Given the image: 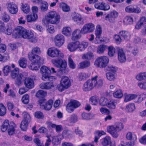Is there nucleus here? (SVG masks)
Listing matches in <instances>:
<instances>
[{
  "label": "nucleus",
  "instance_id": "1",
  "mask_svg": "<svg viewBox=\"0 0 146 146\" xmlns=\"http://www.w3.org/2000/svg\"><path fill=\"white\" fill-rule=\"evenodd\" d=\"M13 32V38H17L22 37L24 39L30 40L32 42H36L33 33L31 31L27 30L21 26L17 27Z\"/></svg>",
  "mask_w": 146,
  "mask_h": 146
},
{
  "label": "nucleus",
  "instance_id": "2",
  "mask_svg": "<svg viewBox=\"0 0 146 146\" xmlns=\"http://www.w3.org/2000/svg\"><path fill=\"white\" fill-rule=\"evenodd\" d=\"M88 42L86 41H82L81 43L79 41L72 42L68 44V48L71 52H73L79 49L80 51H84L88 47Z\"/></svg>",
  "mask_w": 146,
  "mask_h": 146
},
{
  "label": "nucleus",
  "instance_id": "3",
  "mask_svg": "<svg viewBox=\"0 0 146 146\" xmlns=\"http://www.w3.org/2000/svg\"><path fill=\"white\" fill-rule=\"evenodd\" d=\"M124 126L121 122L115 123L114 125L107 127V131L114 138H117L119 136L118 132L123 128Z\"/></svg>",
  "mask_w": 146,
  "mask_h": 146
},
{
  "label": "nucleus",
  "instance_id": "4",
  "mask_svg": "<svg viewBox=\"0 0 146 146\" xmlns=\"http://www.w3.org/2000/svg\"><path fill=\"white\" fill-rule=\"evenodd\" d=\"M40 72L42 74L41 79L43 81L52 82L56 80V77L50 76L51 72L50 69L45 66L40 68Z\"/></svg>",
  "mask_w": 146,
  "mask_h": 146
},
{
  "label": "nucleus",
  "instance_id": "5",
  "mask_svg": "<svg viewBox=\"0 0 146 146\" xmlns=\"http://www.w3.org/2000/svg\"><path fill=\"white\" fill-rule=\"evenodd\" d=\"M60 19L59 14L54 11L48 12L45 17V19L47 22L55 25H57L59 23Z\"/></svg>",
  "mask_w": 146,
  "mask_h": 146
},
{
  "label": "nucleus",
  "instance_id": "6",
  "mask_svg": "<svg viewBox=\"0 0 146 146\" xmlns=\"http://www.w3.org/2000/svg\"><path fill=\"white\" fill-rule=\"evenodd\" d=\"M15 124L13 122L9 123L7 120H5L1 127V129L3 132L5 131L7 129L8 134L10 135H13L14 132Z\"/></svg>",
  "mask_w": 146,
  "mask_h": 146
},
{
  "label": "nucleus",
  "instance_id": "7",
  "mask_svg": "<svg viewBox=\"0 0 146 146\" xmlns=\"http://www.w3.org/2000/svg\"><path fill=\"white\" fill-rule=\"evenodd\" d=\"M109 62V59L106 56H102L98 58L94 62V65L98 67L102 68L106 66Z\"/></svg>",
  "mask_w": 146,
  "mask_h": 146
},
{
  "label": "nucleus",
  "instance_id": "8",
  "mask_svg": "<svg viewBox=\"0 0 146 146\" xmlns=\"http://www.w3.org/2000/svg\"><path fill=\"white\" fill-rule=\"evenodd\" d=\"M41 53L40 50V48L36 46L34 47L32 50L31 52H29L28 54V57L30 60H32L36 58L38 60L40 59H43L41 58L40 57L36 54H39Z\"/></svg>",
  "mask_w": 146,
  "mask_h": 146
},
{
  "label": "nucleus",
  "instance_id": "9",
  "mask_svg": "<svg viewBox=\"0 0 146 146\" xmlns=\"http://www.w3.org/2000/svg\"><path fill=\"white\" fill-rule=\"evenodd\" d=\"M52 63L56 67L60 68L61 71L65 70L66 66V62L62 59H53L51 60Z\"/></svg>",
  "mask_w": 146,
  "mask_h": 146
},
{
  "label": "nucleus",
  "instance_id": "10",
  "mask_svg": "<svg viewBox=\"0 0 146 146\" xmlns=\"http://www.w3.org/2000/svg\"><path fill=\"white\" fill-rule=\"evenodd\" d=\"M47 53L49 56L52 57H56L58 55L61 57L63 56V54L60 52L59 50L54 47L49 48L47 50Z\"/></svg>",
  "mask_w": 146,
  "mask_h": 146
},
{
  "label": "nucleus",
  "instance_id": "11",
  "mask_svg": "<svg viewBox=\"0 0 146 146\" xmlns=\"http://www.w3.org/2000/svg\"><path fill=\"white\" fill-rule=\"evenodd\" d=\"M30 60L33 61L29 66V68L32 70H38L40 68V64H43L44 61V59L38 60L36 58Z\"/></svg>",
  "mask_w": 146,
  "mask_h": 146
},
{
  "label": "nucleus",
  "instance_id": "12",
  "mask_svg": "<svg viewBox=\"0 0 146 146\" xmlns=\"http://www.w3.org/2000/svg\"><path fill=\"white\" fill-rule=\"evenodd\" d=\"M93 80V78L87 81L83 84L82 87L83 90L84 91H89L91 90L94 87V83Z\"/></svg>",
  "mask_w": 146,
  "mask_h": 146
},
{
  "label": "nucleus",
  "instance_id": "13",
  "mask_svg": "<svg viewBox=\"0 0 146 146\" xmlns=\"http://www.w3.org/2000/svg\"><path fill=\"white\" fill-rule=\"evenodd\" d=\"M126 138L129 140L132 141L126 143L127 145L129 146H133L135 144V142L137 139V137L136 135L133 133L129 132L127 133L126 135Z\"/></svg>",
  "mask_w": 146,
  "mask_h": 146
},
{
  "label": "nucleus",
  "instance_id": "14",
  "mask_svg": "<svg viewBox=\"0 0 146 146\" xmlns=\"http://www.w3.org/2000/svg\"><path fill=\"white\" fill-rule=\"evenodd\" d=\"M65 41L64 36L61 34L56 35L55 36L54 39L55 45L58 47H60L62 45Z\"/></svg>",
  "mask_w": 146,
  "mask_h": 146
},
{
  "label": "nucleus",
  "instance_id": "15",
  "mask_svg": "<svg viewBox=\"0 0 146 146\" xmlns=\"http://www.w3.org/2000/svg\"><path fill=\"white\" fill-rule=\"evenodd\" d=\"M6 8L9 12L12 14H16L18 9L17 6L13 2H10L6 5Z\"/></svg>",
  "mask_w": 146,
  "mask_h": 146
},
{
  "label": "nucleus",
  "instance_id": "16",
  "mask_svg": "<svg viewBox=\"0 0 146 146\" xmlns=\"http://www.w3.org/2000/svg\"><path fill=\"white\" fill-rule=\"evenodd\" d=\"M118 59L119 61L121 63L125 62L126 60L125 53L122 48L118 49L117 52Z\"/></svg>",
  "mask_w": 146,
  "mask_h": 146
},
{
  "label": "nucleus",
  "instance_id": "17",
  "mask_svg": "<svg viewBox=\"0 0 146 146\" xmlns=\"http://www.w3.org/2000/svg\"><path fill=\"white\" fill-rule=\"evenodd\" d=\"M95 7L98 9L104 11H108L110 9V6L107 3L104 2L96 4L95 5Z\"/></svg>",
  "mask_w": 146,
  "mask_h": 146
},
{
  "label": "nucleus",
  "instance_id": "18",
  "mask_svg": "<svg viewBox=\"0 0 146 146\" xmlns=\"http://www.w3.org/2000/svg\"><path fill=\"white\" fill-rule=\"evenodd\" d=\"M24 84L25 86L29 89L33 88L34 87V80L31 78H26L25 80Z\"/></svg>",
  "mask_w": 146,
  "mask_h": 146
},
{
  "label": "nucleus",
  "instance_id": "19",
  "mask_svg": "<svg viewBox=\"0 0 146 146\" xmlns=\"http://www.w3.org/2000/svg\"><path fill=\"white\" fill-rule=\"evenodd\" d=\"M61 84L65 88L68 89L71 85L70 80L69 78L66 76H63L60 81Z\"/></svg>",
  "mask_w": 146,
  "mask_h": 146
},
{
  "label": "nucleus",
  "instance_id": "20",
  "mask_svg": "<svg viewBox=\"0 0 146 146\" xmlns=\"http://www.w3.org/2000/svg\"><path fill=\"white\" fill-rule=\"evenodd\" d=\"M124 101L125 102H129L137 97V95L134 94L125 93L124 95Z\"/></svg>",
  "mask_w": 146,
  "mask_h": 146
},
{
  "label": "nucleus",
  "instance_id": "21",
  "mask_svg": "<svg viewBox=\"0 0 146 146\" xmlns=\"http://www.w3.org/2000/svg\"><path fill=\"white\" fill-rule=\"evenodd\" d=\"M53 83L52 82L42 83L40 85V88L42 89L48 90L54 87Z\"/></svg>",
  "mask_w": 146,
  "mask_h": 146
},
{
  "label": "nucleus",
  "instance_id": "22",
  "mask_svg": "<svg viewBox=\"0 0 146 146\" xmlns=\"http://www.w3.org/2000/svg\"><path fill=\"white\" fill-rule=\"evenodd\" d=\"M119 34L121 37L122 40H128L130 38V34L128 31H120Z\"/></svg>",
  "mask_w": 146,
  "mask_h": 146
},
{
  "label": "nucleus",
  "instance_id": "23",
  "mask_svg": "<svg viewBox=\"0 0 146 146\" xmlns=\"http://www.w3.org/2000/svg\"><path fill=\"white\" fill-rule=\"evenodd\" d=\"M82 33L81 30L79 29H76L72 33V39L73 40H75L80 38L81 37Z\"/></svg>",
  "mask_w": 146,
  "mask_h": 146
},
{
  "label": "nucleus",
  "instance_id": "24",
  "mask_svg": "<svg viewBox=\"0 0 146 146\" xmlns=\"http://www.w3.org/2000/svg\"><path fill=\"white\" fill-rule=\"evenodd\" d=\"M78 117L77 115L73 114L70 116L67 119V121L70 124L69 125H71L72 124L75 123L78 121Z\"/></svg>",
  "mask_w": 146,
  "mask_h": 146
},
{
  "label": "nucleus",
  "instance_id": "25",
  "mask_svg": "<svg viewBox=\"0 0 146 146\" xmlns=\"http://www.w3.org/2000/svg\"><path fill=\"white\" fill-rule=\"evenodd\" d=\"M98 76H96L93 77V80L94 83V87L97 88H99L102 86L103 84V81L102 79H100L97 80Z\"/></svg>",
  "mask_w": 146,
  "mask_h": 146
},
{
  "label": "nucleus",
  "instance_id": "26",
  "mask_svg": "<svg viewBox=\"0 0 146 146\" xmlns=\"http://www.w3.org/2000/svg\"><path fill=\"white\" fill-rule=\"evenodd\" d=\"M106 75L107 79L110 81H114L117 79V76L116 73L108 72L106 73Z\"/></svg>",
  "mask_w": 146,
  "mask_h": 146
},
{
  "label": "nucleus",
  "instance_id": "27",
  "mask_svg": "<svg viewBox=\"0 0 146 146\" xmlns=\"http://www.w3.org/2000/svg\"><path fill=\"white\" fill-rule=\"evenodd\" d=\"M146 25V19L145 17H142L136 24L135 28L137 29H139L142 26Z\"/></svg>",
  "mask_w": 146,
  "mask_h": 146
},
{
  "label": "nucleus",
  "instance_id": "28",
  "mask_svg": "<svg viewBox=\"0 0 146 146\" xmlns=\"http://www.w3.org/2000/svg\"><path fill=\"white\" fill-rule=\"evenodd\" d=\"M15 78L16 84L17 85L20 86L22 84V81L24 80L25 77L22 74L19 73Z\"/></svg>",
  "mask_w": 146,
  "mask_h": 146
},
{
  "label": "nucleus",
  "instance_id": "29",
  "mask_svg": "<svg viewBox=\"0 0 146 146\" xmlns=\"http://www.w3.org/2000/svg\"><path fill=\"white\" fill-rule=\"evenodd\" d=\"M128 50L131 52L134 55H136L138 52V50L137 46L129 45L127 46Z\"/></svg>",
  "mask_w": 146,
  "mask_h": 146
},
{
  "label": "nucleus",
  "instance_id": "30",
  "mask_svg": "<svg viewBox=\"0 0 146 146\" xmlns=\"http://www.w3.org/2000/svg\"><path fill=\"white\" fill-rule=\"evenodd\" d=\"M113 95L115 98L118 99L121 98L123 96L122 91L121 89H117L113 93Z\"/></svg>",
  "mask_w": 146,
  "mask_h": 146
},
{
  "label": "nucleus",
  "instance_id": "31",
  "mask_svg": "<svg viewBox=\"0 0 146 146\" xmlns=\"http://www.w3.org/2000/svg\"><path fill=\"white\" fill-rule=\"evenodd\" d=\"M89 77L88 75L85 72H82L79 73L78 75V79L79 81H84Z\"/></svg>",
  "mask_w": 146,
  "mask_h": 146
},
{
  "label": "nucleus",
  "instance_id": "32",
  "mask_svg": "<svg viewBox=\"0 0 146 146\" xmlns=\"http://www.w3.org/2000/svg\"><path fill=\"white\" fill-rule=\"evenodd\" d=\"M135 108V106L134 103H130L126 106L125 110L127 112L131 113L133 111Z\"/></svg>",
  "mask_w": 146,
  "mask_h": 146
},
{
  "label": "nucleus",
  "instance_id": "33",
  "mask_svg": "<svg viewBox=\"0 0 146 146\" xmlns=\"http://www.w3.org/2000/svg\"><path fill=\"white\" fill-rule=\"evenodd\" d=\"M90 65V61L85 60L80 63L79 64V68H84L89 67Z\"/></svg>",
  "mask_w": 146,
  "mask_h": 146
},
{
  "label": "nucleus",
  "instance_id": "34",
  "mask_svg": "<svg viewBox=\"0 0 146 146\" xmlns=\"http://www.w3.org/2000/svg\"><path fill=\"white\" fill-rule=\"evenodd\" d=\"M71 29L70 27H65L63 28L62 33L65 36H69L71 35Z\"/></svg>",
  "mask_w": 146,
  "mask_h": 146
},
{
  "label": "nucleus",
  "instance_id": "35",
  "mask_svg": "<svg viewBox=\"0 0 146 146\" xmlns=\"http://www.w3.org/2000/svg\"><path fill=\"white\" fill-rule=\"evenodd\" d=\"M108 55L110 57L113 56L115 53V48L113 46L111 45L108 46Z\"/></svg>",
  "mask_w": 146,
  "mask_h": 146
},
{
  "label": "nucleus",
  "instance_id": "36",
  "mask_svg": "<svg viewBox=\"0 0 146 146\" xmlns=\"http://www.w3.org/2000/svg\"><path fill=\"white\" fill-rule=\"evenodd\" d=\"M94 115L93 114L91 113H83L82 114V119L85 120H88L94 117Z\"/></svg>",
  "mask_w": 146,
  "mask_h": 146
},
{
  "label": "nucleus",
  "instance_id": "37",
  "mask_svg": "<svg viewBox=\"0 0 146 146\" xmlns=\"http://www.w3.org/2000/svg\"><path fill=\"white\" fill-rule=\"evenodd\" d=\"M37 16L36 14H32L28 15L27 16V21L30 22L32 21H35L37 19Z\"/></svg>",
  "mask_w": 146,
  "mask_h": 146
},
{
  "label": "nucleus",
  "instance_id": "38",
  "mask_svg": "<svg viewBox=\"0 0 146 146\" xmlns=\"http://www.w3.org/2000/svg\"><path fill=\"white\" fill-rule=\"evenodd\" d=\"M106 133L103 131H97L95 133V137L94 141L96 142L99 138L102 135H104Z\"/></svg>",
  "mask_w": 146,
  "mask_h": 146
},
{
  "label": "nucleus",
  "instance_id": "39",
  "mask_svg": "<svg viewBox=\"0 0 146 146\" xmlns=\"http://www.w3.org/2000/svg\"><path fill=\"white\" fill-rule=\"evenodd\" d=\"M94 57L93 54L91 52H89L83 54L82 58L83 59L90 60L93 58Z\"/></svg>",
  "mask_w": 146,
  "mask_h": 146
},
{
  "label": "nucleus",
  "instance_id": "40",
  "mask_svg": "<svg viewBox=\"0 0 146 146\" xmlns=\"http://www.w3.org/2000/svg\"><path fill=\"white\" fill-rule=\"evenodd\" d=\"M102 33V28L100 25H98L97 26L95 31V34L97 38H98L100 37Z\"/></svg>",
  "mask_w": 146,
  "mask_h": 146
},
{
  "label": "nucleus",
  "instance_id": "41",
  "mask_svg": "<svg viewBox=\"0 0 146 146\" xmlns=\"http://www.w3.org/2000/svg\"><path fill=\"white\" fill-rule=\"evenodd\" d=\"M136 79L139 81L146 80V72L139 73L137 75Z\"/></svg>",
  "mask_w": 146,
  "mask_h": 146
},
{
  "label": "nucleus",
  "instance_id": "42",
  "mask_svg": "<svg viewBox=\"0 0 146 146\" xmlns=\"http://www.w3.org/2000/svg\"><path fill=\"white\" fill-rule=\"evenodd\" d=\"M60 7L61 8L63 11L68 12L70 11V8L69 6L67 4L64 3H62L60 4Z\"/></svg>",
  "mask_w": 146,
  "mask_h": 146
},
{
  "label": "nucleus",
  "instance_id": "43",
  "mask_svg": "<svg viewBox=\"0 0 146 146\" xmlns=\"http://www.w3.org/2000/svg\"><path fill=\"white\" fill-rule=\"evenodd\" d=\"M19 63L20 67L24 68H25L27 65V60L24 58H21L19 61Z\"/></svg>",
  "mask_w": 146,
  "mask_h": 146
},
{
  "label": "nucleus",
  "instance_id": "44",
  "mask_svg": "<svg viewBox=\"0 0 146 146\" xmlns=\"http://www.w3.org/2000/svg\"><path fill=\"white\" fill-rule=\"evenodd\" d=\"M99 98L98 96H94L91 97L90 99V102L92 104L94 105H97L98 103Z\"/></svg>",
  "mask_w": 146,
  "mask_h": 146
},
{
  "label": "nucleus",
  "instance_id": "45",
  "mask_svg": "<svg viewBox=\"0 0 146 146\" xmlns=\"http://www.w3.org/2000/svg\"><path fill=\"white\" fill-rule=\"evenodd\" d=\"M53 104V101L51 100H49L45 105H43L44 109L46 110H50Z\"/></svg>",
  "mask_w": 146,
  "mask_h": 146
},
{
  "label": "nucleus",
  "instance_id": "46",
  "mask_svg": "<svg viewBox=\"0 0 146 146\" xmlns=\"http://www.w3.org/2000/svg\"><path fill=\"white\" fill-rule=\"evenodd\" d=\"M111 142L110 137L109 136H107L104 138L102 143L103 145L106 146L110 144Z\"/></svg>",
  "mask_w": 146,
  "mask_h": 146
},
{
  "label": "nucleus",
  "instance_id": "47",
  "mask_svg": "<svg viewBox=\"0 0 146 146\" xmlns=\"http://www.w3.org/2000/svg\"><path fill=\"white\" fill-rule=\"evenodd\" d=\"M7 109L4 105L1 103H0V116H3L6 113Z\"/></svg>",
  "mask_w": 146,
  "mask_h": 146
},
{
  "label": "nucleus",
  "instance_id": "48",
  "mask_svg": "<svg viewBox=\"0 0 146 146\" xmlns=\"http://www.w3.org/2000/svg\"><path fill=\"white\" fill-rule=\"evenodd\" d=\"M116 104L114 100H112L108 102L107 106L110 109H114L116 108Z\"/></svg>",
  "mask_w": 146,
  "mask_h": 146
},
{
  "label": "nucleus",
  "instance_id": "49",
  "mask_svg": "<svg viewBox=\"0 0 146 146\" xmlns=\"http://www.w3.org/2000/svg\"><path fill=\"white\" fill-rule=\"evenodd\" d=\"M22 10L26 13H27L30 11L29 5L27 4H22Z\"/></svg>",
  "mask_w": 146,
  "mask_h": 146
},
{
  "label": "nucleus",
  "instance_id": "50",
  "mask_svg": "<svg viewBox=\"0 0 146 146\" xmlns=\"http://www.w3.org/2000/svg\"><path fill=\"white\" fill-rule=\"evenodd\" d=\"M29 123L24 121H22L20 125V127L22 131H25L27 129Z\"/></svg>",
  "mask_w": 146,
  "mask_h": 146
},
{
  "label": "nucleus",
  "instance_id": "51",
  "mask_svg": "<svg viewBox=\"0 0 146 146\" xmlns=\"http://www.w3.org/2000/svg\"><path fill=\"white\" fill-rule=\"evenodd\" d=\"M53 143L56 145L59 144L60 142V136H54L52 140Z\"/></svg>",
  "mask_w": 146,
  "mask_h": 146
},
{
  "label": "nucleus",
  "instance_id": "52",
  "mask_svg": "<svg viewBox=\"0 0 146 146\" xmlns=\"http://www.w3.org/2000/svg\"><path fill=\"white\" fill-rule=\"evenodd\" d=\"M108 102V99L104 97L101 98L99 101V104L101 106H107Z\"/></svg>",
  "mask_w": 146,
  "mask_h": 146
},
{
  "label": "nucleus",
  "instance_id": "53",
  "mask_svg": "<svg viewBox=\"0 0 146 146\" xmlns=\"http://www.w3.org/2000/svg\"><path fill=\"white\" fill-rule=\"evenodd\" d=\"M48 3L45 1H42L40 7L41 10L42 11H45L48 9Z\"/></svg>",
  "mask_w": 146,
  "mask_h": 146
},
{
  "label": "nucleus",
  "instance_id": "54",
  "mask_svg": "<svg viewBox=\"0 0 146 146\" xmlns=\"http://www.w3.org/2000/svg\"><path fill=\"white\" fill-rule=\"evenodd\" d=\"M19 70L18 68H16L11 72V76L13 79L15 78L19 74Z\"/></svg>",
  "mask_w": 146,
  "mask_h": 146
},
{
  "label": "nucleus",
  "instance_id": "55",
  "mask_svg": "<svg viewBox=\"0 0 146 146\" xmlns=\"http://www.w3.org/2000/svg\"><path fill=\"white\" fill-rule=\"evenodd\" d=\"M46 95V92L42 90H39L36 93V96L39 98H43Z\"/></svg>",
  "mask_w": 146,
  "mask_h": 146
},
{
  "label": "nucleus",
  "instance_id": "56",
  "mask_svg": "<svg viewBox=\"0 0 146 146\" xmlns=\"http://www.w3.org/2000/svg\"><path fill=\"white\" fill-rule=\"evenodd\" d=\"M123 21L125 24L128 25L132 24L133 21L131 17L129 16H128L125 18Z\"/></svg>",
  "mask_w": 146,
  "mask_h": 146
},
{
  "label": "nucleus",
  "instance_id": "57",
  "mask_svg": "<svg viewBox=\"0 0 146 146\" xmlns=\"http://www.w3.org/2000/svg\"><path fill=\"white\" fill-rule=\"evenodd\" d=\"M106 46L101 45L98 46L97 52L98 53L102 54L103 53L106 48Z\"/></svg>",
  "mask_w": 146,
  "mask_h": 146
},
{
  "label": "nucleus",
  "instance_id": "58",
  "mask_svg": "<svg viewBox=\"0 0 146 146\" xmlns=\"http://www.w3.org/2000/svg\"><path fill=\"white\" fill-rule=\"evenodd\" d=\"M115 42L117 44H119L121 42L122 39L121 36L119 35H115L113 37Z\"/></svg>",
  "mask_w": 146,
  "mask_h": 146
},
{
  "label": "nucleus",
  "instance_id": "59",
  "mask_svg": "<svg viewBox=\"0 0 146 146\" xmlns=\"http://www.w3.org/2000/svg\"><path fill=\"white\" fill-rule=\"evenodd\" d=\"M81 31L83 34H86L91 33L86 24H85L81 29Z\"/></svg>",
  "mask_w": 146,
  "mask_h": 146
},
{
  "label": "nucleus",
  "instance_id": "60",
  "mask_svg": "<svg viewBox=\"0 0 146 146\" xmlns=\"http://www.w3.org/2000/svg\"><path fill=\"white\" fill-rule=\"evenodd\" d=\"M68 65L69 67L72 69H74L76 68V65L73 60L71 57H69L68 58Z\"/></svg>",
  "mask_w": 146,
  "mask_h": 146
},
{
  "label": "nucleus",
  "instance_id": "61",
  "mask_svg": "<svg viewBox=\"0 0 146 146\" xmlns=\"http://www.w3.org/2000/svg\"><path fill=\"white\" fill-rule=\"evenodd\" d=\"M23 114L24 118L22 121H25L29 123L31 120V117L30 115L28 113L26 112H24Z\"/></svg>",
  "mask_w": 146,
  "mask_h": 146
},
{
  "label": "nucleus",
  "instance_id": "62",
  "mask_svg": "<svg viewBox=\"0 0 146 146\" xmlns=\"http://www.w3.org/2000/svg\"><path fill=\"white\" fill-rule=\"evenodd\" d=\"M23 103L25 104H28L29 102V96L28 95L26 94L22 97L21 99Z\"/></svg>",
  "mask_w": 146,
  "mask_h": 146
},
{
  "label": "nucleus",
  "instance_id": "63",
  "mask_svg": "<svg viewBox=\"0 0 146 146\" xmlns=\"http://www.w3.org/2000/svg\"><path fill=\"white\" fill-rule=\"evenodd\" d=\"M74 108L70 103L68 104L66 106V110L68 113L72 112L74 111Z\"/></svg>",
  "mask_w": 146,
  "mask_h": 146
},
{
  "label": "nucleus",
  "instance_id": "64",
  "mask_svg": "<svg viewBox=\"0 0 146 146\" xmlns=\"http://www.w3.org/2000/svg\"><path fill=\"white\" fill-rule=\"evenodd\" d=\"M13 31V30L11 26L7 25L6 30H5V33L6 35H10L11 34Z\"/></svg>",
  "mask_w": 146,
  "mask_h": 146
}]
</instances>
